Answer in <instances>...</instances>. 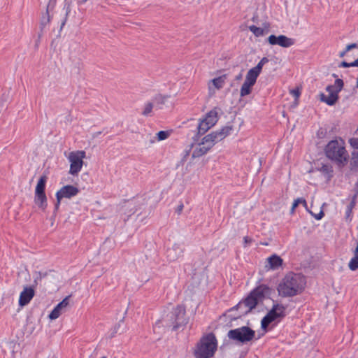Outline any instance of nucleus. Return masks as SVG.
I'll return each instance as SVG.
<instances>
[{
    "mask_svg": "<svg viewBox=\"0 0 358 358\" xmlns=\"http://www.w3.org/2000/svg\"><path fill=\"white\" fill-rule=\"evenodd\" d=\"M349 143L352 148L358 150V138H351L349 139Z\"/></svg>",
    "mask_w": 358,
    "mask_h": 358,
    "instance_id": "33",
    "label": "nucleus"
},
{
    "mask_svg": "<svg viewBox=\"0 0 358 358\" xmlns=\"http://www.w3.org/2000/svg\"><path fill=\"white\" fill-rule=\"evenodd\" d=\"M57 0H48L47 6H46V11L43 14L41 19V30L43 31L47 24H48L51 20V16L50 15V11L53 10L56 5Z\"/></svg>",
    "mask_w": 358,
    "mask_h": 358,
    "instance_id": "11",
    "label": "nucleus"
},
{
    "mask_svg": "<svg viewBox=\"0 0 358 358\" xmlns=\"http://www.w3.org/2000/svg\"><path fill=\"white\" fill-rule=\"evenodd\" d=\"M300 203L303 204V206L305 207V208H307V203H306V201L304 199H302V198H298L296 199H295L292 203V206L291 208V214H293L296 208L300 205Z\"/></svg>",
    "mask_w": 358,
    "mask_h": 358,
    "instance_id": "25",
    "label": "nucleus"
},
{
    "mask_svg": "<svg viewBox=\"0 0 358 358\" xmlns=\"http://www.w3.org/2000/svg\"><path fill=\"white\" fill-rule=\"evenodd\" d=\"M350 165L352 171H358V158H351Z\"/></svg>",
    "mask_w": 358,
    "mask_h": 358,
    "instance_id": "32",
    "label": "nucleus"
},
{
    "mask_svg": "<svg viewBox=\"0 0 358 358\" xmlns=\"http://www.w3.org/2000/svg\"><path fill=\"white\" fill-rule=\"evenodd\" d=\"M87 0H79L78 3L79 4H84L87 2Z\"/></svg>",
    "mask_w": 358,
    "mask_h": 358,
    "instance_id": "51",
    "label": "nucleus"
},
{
    "mask_svg": "<svg viewBox=\"0 0 358 358\" xmlns=\"http://www.w3.org/2000/svg\"><path fill=\"white\" fill-rule=\"evenodd\" d=\"M47 177L42 176L39 178L34 192V203L42 211L48 206V199L45 193Z\"/></svg>",
    "mask_w": 358,
    "mask_h": 358,
    "instance_id": "5",
    "label": "nucleus"
},
{
    "mask_svg": "<svg viewBox=\"0 0 358 358\" xmlns=\"http://www.w3.org/2000/svg\"><path fill=\"white\" fill-rule=\"evenodd\" d=\"M339 68H349L350 67V62H347L346 61H343L338 64Z\"/></svg>",
    "mask_w": 358,
    "mask_h": 358,
    "instance_id": "42",
    "label": "nucleus"
},
{
    "mask_svg": "<svg viewBox=\"0 0 358 358\" xmlns=\"http://www.w3.org/2000/svg\"><path fill=\"white\" fill-rule=\"evenodd\" d=\"M355 206V202L354 200H352L346 208L345 210V219L348 221H350L352 219V209L354 208Z\"/></svg>",
    "mask_w": 358,
    "mask_h": 358,
    "instance_id": "26",
    "label": "nucleus"
},
{
    "mask_svg": "<svg viewBox=\"0 0 358 358\" xmlns=\"http://www.w3.org/2000/svg\"><path fill=\"white\" fill-rule=\"evenodd\" d=\"M226 76H222L217 78H215L212 80L213 84L215 88L220 90L223 87L225 83Z\"/></svg>",
    "mask_w": 358,
    "mask_h": 358,
    "instance_id": "23",
    "label": "nucleus"
},
{
    "mask_svg": "<svg viewBox=\"0 0 358 358\" xmlns=\"http://www.w3.org/2000/svg\"><path fill=\"white\" fill-rule=\"evenodd\" d=\"M69 296L65 297L60 303H59L55 308L51 311L48 317L51 320L57 319L66 310L69 306Z\"/></svg>",
    "mask_w": 358,
    "mask_h": 358,
    "instance_id": "10",
    "label": "nucleus"
},
{
    "mask_svg": "<svg viewBox=\"0 0 358 358\" xmlns=\"http://www.w3.org/2000/svg\"><path fill=\"white\" fill-rule=\"evenodd\" d=\"M69 10H67L66 12V15H65V17L64 18V20H62V23H61V26H60V30L59 31L63 29L64 26L65 25L66 22V20H67V17H68V15H69Z\"/></svg>",
    "mask_w": 358,
    "mask_h": 358,
    "instance_id": "41",
    "label": "nucleus"
},
{
    "mask_svg": "<svg viewBox=\"0 0 358 358\" xmlns=\"http://www.w3.org/2000/svg\"><path fill=\"white\" fill-rule=\"evenodd\" d=\"M332 77L335 78H336V79H338V76H337L336 73H333V74H332Z\"/></svg>",
    "mask_w": 358,
    "mask_h": 358,
    "instance_id": "52",
    "label": "nucleus"
},
{
    "mask_svg": "<svg viewBox=\"0 0 358 358\" xmlns=\"http://www.w3.org/2000/svg\"><path fill=\"white\" fill-rule=\"evenodd\" d=\"M34 289L31 287H25L19 297V306L23 307L27 305L34 296Z\"/></svg>",
    "mask_w": 358,
    "mask_h": 358,
    "instance_id": "13",
    "label": "nucleus"
},
{
    "mask_svg": "<svg viewBox=\"0 0 358 358\" xmlns=\"http://www.w3.org/2000/svg\"><path fill=\"white\" fill-rule=\"evenodd\" d=\"M325 157H346V150L344 141L339 139L331 140L324 148Z\"/></svg>",
    "mask_w": 358,
    "mask_h": 358,
    "instance_id": "7",
    "label": "nucleus"
},
{
    "mask_svg": "<svg viewBox=\"0 0 358 358\" xmlns=\"http://www.w3.org/2000/svg\"><path fill=\"white\" fill-rule=\"evenodd\" d=\"M182 250L178 246L174 245L172 249L168 250L167 257L170 261H175L182 254Z\"/></svg>",
    "mask_w": 358,
    "mask_h": 358,
    "instance_id": "19",
    "label": "nucleus"
},
{
    "mask_svg": "<svg viewBox=\"0 0 358 358\" xmlns=\"http://www.w3.org/2000/svg\"><path fill=\"white\" fill-rule=\"evenodd\" d=\"M350 67H358V58L352 62H350Z\"/></svg>",
    "mask_w": 358,
    "mask_h": 358,
    "instance_id": "44",
    "label": "nucleus"
},
{
    "mask_svg": "<svg viewBox=\"0 0 358 358\" xmlns=\"http://www.w3.org/2000/svg\"><path fill=\"white\" fill-rule=\"evenodd\" d=\"M217 340L212 334L203 336L197 344L194 351L196 358H210L217 349Z\"/></svg>",
    "mask_w": 358,
    "mask_h": 358,
    "instance_id": "3",
    "label": "nucleus"
},
{
    "mask_svg": "<svg viewBox=\"0 0 358 358\" xmlns=\"http://www.w3.org/2000/svg\"><path fill=\"white\" fill-rule=\"evenodd\" d=\"M267 262L268 264L269 268L272 270L278 269L282 264V259L280 257L273 255L268 258H267Z\"/></svg>",
    "mask_w": 358,
    "mask_h": 358,
    "instance_id": "18",
    "label": "nucleus"
},
{
    "mask_svg": "<svg viewBox=\"0 0 358 358\" xmlns=\"http://www.w3.org/2000/svg\"><path fill=\"white\" fill-rule=\"evenodd\" d=\"M348 52V51H346V48H345L343 51H342V52H341L339 53V57H345V55H346V53H347Z\"/></svg>",
    "mask_w": 358,
    "mask_h": 358,
    "instance_id": "47",
    "label": "nucleus"
},
{
    "mask_svg": "<svg viewBox=\"0 0 358 358\" xmlns=\"http://www.w3.org/2000/svg\"><path fill=\"white\" fill-rule=\"evenodd\" d=\"M268 59L266 57H263L259 62L257 64L256 66L253 67L255 69H256L258 72L261 73L263 66L268 62Z\"/></svg>",
    "mask_w": 358,
    "mask_h": 358,
    "instance_id": "28",
    "label": "nucleus"
},
{
    "mask_svg": "<svg viewBox=\"0 0 358 358\" xmlns=\"http://www.w3.org/2000/svg\"><path fill=\"white\" fill-rule=\"evenodd\" d=\"M306 286V280L300 274L289 273L280 281L278 292L282 296H294L301 294Z\"/></svg>",
    "mask_w": 358,
    "mask_h": 358,
    "instance_id": "1",
    "label": "nucleus"
},
{
    "mask_svg": "<svg viewBox=\"0 0 358 358\" xmlns=\"http://www.w3.org/2000/svg\"><path fill=\"white\" fill-rule=\"evenodd\" d=\"M249 30L252 32L256 37H259L264 34V29L255 25H250Z\"/></svg>",
    "mask_w": 358,
    "mask_h": 358,
    "instance_id": "24",
    "label": "nucleus"
},
{
    "mask_svg": "<svg viewBox=\"0 0 358 358\" xmlns=\"http://www.w3.org/2000/svg\"><path fill=\"white\" fill-rule=\"evenodd\" d=\"M358 48V44L356 43H350V44H348L345 48H346V51H350L354 48Z\"/></svg>",
    "mask_w": 358,
    "mask_h": 358,
    "instance_id": "39",
    "label": "nucleus"
},
{
    "mask_svg": "<svg viewBox=\"0 0 358 358\" xmlns=\"http://www.w3.org/2000/svg\"><path fill=\"white\" fill-rule=\"evenodd\" d=\"M233 127L227 125L218 131H213L204 136L202 141L196 145L192 157H201L206 155L208 151L217 143L225 138L231 134Z\"/></svg>",
    "mask_w": 358,
    "mask_h": 358,
    "instance_id": "2",
    "label": "nucleus"
},
{
    "mask_svg": "<svg viewBox=\"0 0 358 358\" xmlns=\"http://www.w3.org/2000/svg\"><path fill=\"white\" fill-rule=\"evenodd\" d=\"M259 302V301L252 294V293H250L245 301L239 303L236 308L237 309H241L243 307L248 308V310L245 311V313H248L254 308Z\"/></svg>",
    "mask_w": 358,
    "mask_h": 358,
    "instance_id": "14",
    "label": "nucleus"
},
{
    "mask_svg": "<svg viewBox=\"0 0 358 358\" xmlns=\"http://www.w3.org/2000/svg\"><path fill=\"white\" fill-rule=\"evenodd\" d=\"M79 192V189L78 187L73 185H65L62 187L59 191L56 193V197L59 198H68L70 199L76 195H77Z\"/></svg>",
    "mask_w": 358,
    "mask_h": 358,
    "instance_id": "12",
    "label": "nucleus"
},
{
    "mask_svg": "<svg viewBox=\"0 0 358 358\" xmlns=\"http://www.w3.org/2000/svg\"><path fill=\"white\" fill-rule=\"evenodd\" d=\"M70 159V170L69 173L71 175H76L80 171L83 162V158H69Z\"/></svg>",
    "mask_w": 358,
    "mask_h": 358,
    "instance_id": "16",
    "label": "nucleus"
},
{
    "mask_svg": "<svg viewBox=\"0 0 358 358\" xmlns=\"http://www.w3.org/2000/svg\"><path fill=\"white\" fill-rule=\"evenodd\" d=\"M66 1H67L68 0H65Z\"/></svg>",
    "mask_w": 358,
    "mask_h": 358,
    "instance_id": "56",
    "label": "nucleus"
},
{
    "mask_svg": "<svg viewBox=\"0 0 358 358\" xmlns=\"http://www.w3.org/2000/svg\"><path fill=\"white\" fill-rule=\"evenodd\" d=\"M324 216V213L323 211H320L318 214H316L314 215L315 218L317 220H321Z\"/></svg>",
    "mask_w": 358,
    "mask_h": 358,
    "instance_id": "43",
    "label": "nucleus"
},
{
    "mask_svg": "<svg viewBox=\"0 0 358 358\" xmlns=\"http://www.w3.org/2000/svg\"><path fill=\"white\" fill-rule=\"evenodd\" d=\"M211 127H213V126H210L208 122L205 121L203 119H200L199 123L197 127L198 134L203 135Z\"/></svg>",
    "mask_w": 358,
    "mask_h": 358,
    "instance_id": "22",
    "label": "nucleus"
},
{
    "mask_svg": "<svg viewBox=\"0 0 358 358\" xmlns=\"http://www.w3.org/2000/svg\"><path fill=\"white\" fill-rule=\"evenodd\" d=\"M326 133H327L326 130L323 129L322 128H320L317 132V136L318 138H322L324 137V136L326 135Z\"/></svg>",
    "mask_w": 358,
    "mask_h": 358,
    "instance_id": "38",
    "label": "nucleus"
},
{
    "mask_svg": "<svg viewBox=\"0 0 358 358\" xmlns=\"http://www.w3.org/2000/svg\"><path fill=\"white\" fill-rule=\"evenodd\" d=\"M254 85L255 84H253L252 83L245 80L241 87L240 96L241 97H244V96L250 94L252 92V87L254 86Z\"/></svg>",
    "mask_w": 358,
    "mask_h": 358,
    "instance_id": "20",
    "label": "nucleus"
},
{
    "mask_svg": "<svg viewBox=\"0 0 358 358\" xmlns=\"http://www.w3.org/2000/svg\"><path fill=\"white\" fill-rule=\"evenodd\" d=\"M57 199V202L55 203V210H57L59 208V206L60 205V202H61V200L62 199V198H59V197H56Z\"/></svg>",
    "mask_w": 358,
    "mask_h": 358,
    "instance_id": "45",
    "label": "nucleus"
},
{
    "mask_svg": "<svg viewBox=\"0 0 358 358\" xmlns=\"http://www.w3.org/2000/svg\"><path fill=\"white\" fill-rule=\"evenodd\" d=\"M322 169L324 171H327V172H329L330 171V169L326 165L322 166Z\"/></svg>",
    "mask_w": 358,
    "mask_h": 358,
    "instance_id": "48",
    "label": "nucleus"
},
{
    "mask_svg": "<svg viewBox=\"0 0 358 358\" xmlns=\"http://www.w3.org/2000/svg\"><path fill=\"white\" fill-rule=\"evenodd\" d=\"M69 157H85V152L83 150H78L77 152H71Z\"/></svg>",
    "mask_w": 358,
    "mask_h": 358,
    "instance_id": "34",
    "label": "nucleus"
},
{
    "mask_svg": "<svg viewBox=\"0 0 358 358\" xmlns=\"http://www.w3.org/2000/svg\"><path fill=\"white\" fill-rule=\"evenodd\" d=\"M153 108V103L152 102H148L145 105V108L143 111L142 112V115L144 116H148Z\"/></svg>",
    "mask_w": 358,
    "mask_h": 358,
    "instance_id": "27",
    "label": "nucleus"
},
{
    "mask_svg": "<svg viewBox=\"0 0 358 358\" xmlns=\"http://www.w3.org/2000/svg\"><path fill=\"white\" fill-rule=\"evenodd\" d=\"M285 316V307L282 304H275L262 320V327L265 329L273 322H279Z\"/></svg>",
    "mask_w": 358,
    "mask_h": 358,
    "instance_id": "6",
    "label": "nucleus"
},
{
    "mask_svg": "<svg viewBox=\"0 0 358 358\" xmlns=\"http://www.w3.org/2000/svg\"><path fill=\"white\" fill-rule=\"evenodd\" d=\"M183 209V204H180V206H178V208H177V212L178 214H180L182 210Z\"/></svg>",
    "mask_w": 358,
    "mask_h": 358,
    "instance_id": "46",
    "label": "nucleus"
},
{
    "mask_svg": "<svg viewBox=\"0 0 358 358\" xmlns=\"http://www.w3.org/2000/svg\"><path fill=\"white\" fill-rule=\"evenodd\" d=\"M251 293L259 301H262L270 294V289L265 285H261L255 288Z\"/></svg>",
    "mask_w": 358,
    "mask_h": 358,
    "instance_id": "15",
    "label": "nucleus"
},
{
    "mask_svg": "<svg viewBox=\"0 0 358 358\" xmlns=\"http://www.w3.org/2000/svg\"><path fill=\"white\" fill-rule=\"evenodd\" d=\"M253 240L252 238L249 236H245L243 238V247L247 248L250 245V244L252 243Z\"/></svg>",
    "mask_w": 358,
    "mask_h": 358,
    "instance_id": "35",
    "label": "nucleus"
},
{
    "mask_svg": "<svg viewBox=\"0 0 358 358\" xmlns=\"http://www.w3.org/2000/svg\"><path fill=\"white\" fill-rule=\"evenodd\" d=\"M290 94L295 97V99H297L301 95V91L299 88H295L290 90Z\"/></svg>",
    "mask_w": 358,
    "mask_h": 358,
    "instance_id": "37",
    "label": "nucleus"
},
{
    "mask_svg": "<svg viewBox=\"0 0 358 358\" xmlns=\"http://www.w3.org/2000/svg\"><path fill=\"white\" fill-rule=\"evenodd\" d=\"M352 157H355V152H352Z\"/></svg>",
    "mask_w": 358,
    "mask_h": 358,
    "instance_id": "54",
    "label": "nucleus"
},
{
    "mask_svg": "<svg viewBox=\"0 0 358 358\" xmlns=\"http://www.w3.org/2000/svg\"><path fill=\"white\" fill-rule=\"evenodd\" d=\"M331 159L338 166L342 167L347 163L348 158H331Z\"/></svg>",
    "mask_w": 358,
    "mask_h": 358,
    "instance_id": "29",
    "label": "nucleus"
},
{
    "mask_svg": "<svg viewBox=\"0 0 358 358\" xmlns=\"http://www.w3.org/2000/svg\"><path fill=\"white\" fill-rule=\"evenodd\" d=\"M158 141H163L166 139L169 136V132L168 131H159L157 134Z\"/></svg>",
    "mask_w": 358,
    "mask_h": 358,
    "instance_id": "30",
    "label": "nucleus"
},
{
    "mask_svg": "<svg viewBox=\"0 0 358 358\" xmlns=\"http://www.w3.org/2000/svg\"><path fill=\"white\" fill-rule=\"evenodd\" d=\"M255 335V331L248 327H241L231 329L227 334L229 339L242 344L251 341L254 338Z\"/></svg>",
    "mask_w": 358,
    "mask_h": 358,
    "instance_id": "4",
    "label": "nucleus"
},
{
    "mask_svg": "<svg viewBox=\"0 0 358 358\" xmlns=\"http://www.w3.org/2000/svg\"><path fill=\"white\" fill-rule=\"evenodd\" d=\"M167 99V96H163L162 94H157L156 95L155 97H154V101L157 103V104H164L166 100Z\"/></svg>",
    "mask_w": 358,
    "mask_h": 358,
    "instance_id": "31",
    "label": "nucleus"
},
{
    "mask_svg": "<svg viewBox=\"0 0 358 358\" xmlns=\"http://www.w3.org/2000/svg\"><path fill=\"white\" fill-rule=\"evenodd\" d=\"M242 78V73H239L238 76H236V80H238Z\"/></svg>",
    "mask_w": 358,
    "mask_h": 358,
    "instance_id": "49",
    "label": "nucleus"
},
{
    "mask_svg": "<svg viewBox=\"0 0 358 358\" xmlns=\"http://www.w3.org/2000/svg\"><path fill=\"white\" fill-rule=\"evenodd\" d=\"M218 108H214L205 115L203 120L208 122L210 126H214L218 121Z\"/></svg>",
    "mask_w": 358,
    "mask_h": 358,
    "instance_id": "17",
    "label": "nucleus"
},
{
    "mask_svg": "<svg viewBox=\"0 0 358 358\" xmlns=\"http://www.w3.org/2000/svg\"><path fill=\"white\" fill-rule=\"evenodd\" d=\"M176 313L178 314V317H183L185 314V310L182 306H178L176 309Z\"/></svg>",
    "mask_w": 358,
    "mask_h": 358,
    "instance_id": "36",
    "label": "nucleus"
},
{
    "mask_svg": "<svg viewBox=\"0 0 358 358\" xmlns=\"http://www.w3.org/2000/svg\"><path fill=\"white\" fill-rule=\"evenodd\" d=\"M267 41L270 45H278L282 48H289L294 44V39L289 38L285 35L275 36L274 34L270 35Z\"/></svg>",
    "mask_w": 358,
    "mask_h": 358,
    "instance_id": "9",
    "label": "nucleus"
},
{
    "mask_svg": "<svg viewBox=\"0 0 358 358\" xmlns=\"http://www.w3.org/2000/svg\"><path fill=\"white\" fill-rule=\"evenodd\" d=\"M133 205L131 202H127L125 205L126 207L129 208Z\"/></svg>",
    "mask_w": 358,
    "mask_h": 358,
    "instance_id": "50",
    "label": "nucleus"
},
{
    "mask_svg": "<svg viewBox=\"0 0 358 358\" xmlns=\"http://www.w3.org/2000/svg\"><path fill=\"white\" fill-rule=\"evenodd\" d=\"M335 86L336 88L335 92H331L329 96H326L324 93H321L320 94V101L326 103L328 106H330L335 105L338 100V93L342 90L344 86L343 80L342 79L335 80Z\"/></svg>",
    "mask_w": 358,
    "mask_h": 358,
    "instance_id": "8",
    "label": "nucleus"
},
{
    "mask_svg": "<svg viewBox=\"0 0 358 358\" xmlns=\"http://www.w3.org/2000/svg\"><path fill=\"white\" fill-rule=\"evenodd\" d=\"M356 87H358V78H357V80Z\"/></svg>",
    "mask_w": 358,
    "mask_h": 358,
    "instance_id": "53",
    "label": "nucleus"
},
{
    "mask_svg": "<svg viewBox=\"0 0 358 358\" xmlns=\"http://www.w3.org/2000/svg\"><path fill=\"white\" fill-rule=\"evenodd\" d=\"M102 358H106V357H102Z\"/></svg>",
    "mask_w": 358,
    "mask_h": 358,
    "instance_id": "55",
    "label": "nucleus"
},
{
    "mask_svg": "<svg viewBox=\"0 0 358 358\" xmlns=\"http://www.w3.org/2000/svg\"><path fill=\"white\" fill-rule=\"evenodd\" d=\"M259 74V72L254 68H252L248 71L245 80L255 84Z\"/></svg>",
    "mask_w": 358,
    "mask_h": 358,
    "instance_id": "21",
    "label": "nucleus"
},
{
    "mask_svg": "<svg viewBox=\"0 0 358 358\" xmlns=\"http://www.w3.org/2000/svg\"><path fill=\"white\" fill-rule=\"evenodd\" d=\"M336 89V88L335 84L334 85H329L327 86L326 91L329 93V94H330L331 92H335Z\"/></svg>",
    "mask_w": 358,
    "mask_h": 358,
    "instance_id": "40",
    "label": "nucleus"
}]
</instances>
